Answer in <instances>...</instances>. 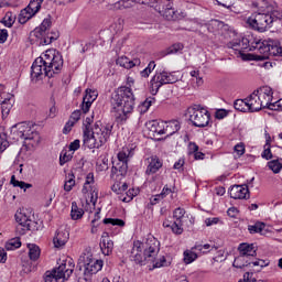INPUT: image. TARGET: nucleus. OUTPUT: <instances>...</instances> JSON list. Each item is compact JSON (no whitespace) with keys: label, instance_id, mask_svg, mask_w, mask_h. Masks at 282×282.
I'll return each instance as SVG.
<instances>
[{"label":"nucleus","instance_id":"obj_60","mask_svg":"<svg viewBox=\"0 0 282 282\" xmlns=\"http://www.w3.org/2000/svg\"><path fill=\"white\" fill-rule=\"evenodd\" d=\"M217 224H219V217H213V218H206L205 219V225L207 227L217 226Z\"/></svg>","mask_w":282,"mask_h":282},{"label":"nucleus","instance_id":"obj_32","mask_svg":"<svg viewBox=\"0 0 282 282\" xmlns=\"http://www.w3.org/2000/svg\"><path fill=\"white\" fill-rule=\"evenodd\" d=\"M234 108L236 109V111H242V113H246V112L250 111L247 98H245V99H237L234 102Z\"/></svg>","mask_w":282,"mask_h":282},{"label":"nucleus","instance_id":"obj_46","mask_svg":"<svg viewBox=\"0 0 282 282\" xmlns=\"http://www.w3.org/2000/svg\"><path fill=\"white\" fill-rule=\"evenodd\" d=\"M197 259V253L195 251L186 250L184 251V263H193Z\"/></svg>","mask_w":282,"mask_h":282},{"label":"nucleus","instance_id":"obj_44","mask_svg":"<svg viewBox=\"0 0 282 282\" xmlns=\"http://www.w3.org/2000/svg\"><path fill=\"white\" fill-rule=\"evenodd\" d=\"M184 224L182 223V220H175L172 226H171V230L172 232H174V235H182V232H184Z\"/></svg>","mask_w":282,"mask_h":282},{"label":"nucleus","instance_id":"obj_28","mask_svg":"<svg viewBox=\"0 0 282 282\" xmlns=\"http://www.w3.org/2000/svg\"><path fill=\"white\" fill-rule=\"evenodd\" d=\"M82 193L83 195H87V193H90V202L93 204H96L97 199H98V189L87 183L84 184L83 188H82Z\"/></svg>","mask_w":282,"mask_h":282},{"label":"nucleus","instance_id":"obj_25","mask_svg":"<svg viewBox=\"0 0 282 282\" xmlns=\"http://www.w3.org/2000/svg\"><path fill=\"white\" fill-rule=\"evenodd\" d=\"M180 129H182V126L177 120L165 121L163 135L166 134L167 138H171V135H175Z\"/></svg>","mask_w":282,"mask_h":282},{"label":"nucleus","instance_id":"obj_61","mask_svg":"<svg viewBox=\"0 0 282 282\" xmlns=\"http://www.w3.org/2000/svg\"><path fill=\"white\" fill-rule=\"evenodd\" d=\"M80 116H82V111L75 110L74 112H72L69 120L74 121L76 124V122H78V120H80Z\"/></svg>","mask_w":282,"mask_h":282},{"label":"nucleus","instance_id":"obj_2","mask_svg":"<svg viewBox=\"0 0 282 282\" xmlns=\"http://www.w3.org/2000/svg\"><path fill=\"white\" fill-rule=\"evenodd\" d=\"M93 122H94V115L90 117H87L84 120L83 142H84V145L87 147V149H100L102 144H107V140H109L111 135L113 126L109 123L102 124L100 121H98L91 127Z\"/></svg>","mask_w":282,"mask_h":282},{"label":"nucleus","instance_id":"obj_27","mask_svg":"<svg viewBox=\"0 0 282 282\" xmlns=\"http://www.w3.org/2000/svg\"><path fill=\"white\" fill-rule=\"evenodd\" d=\"M117 65L124 67V69H131L132 67H135V65H140V59L131 61L129 57L123 56L117 59Z\"/></svg>","mask_w":282,"mask_h":282},{"label":"nucleus","instance_id":"obj_52","mask_svg":"<svg viewBox=\"0 0 282 282\" xmlns=\"http://www.w3.org/2000/svg\"><path fill=\"white\" fill-rule=\"evenodd\" d=\"M265 6H268V2H265V0H258L252 2V7L253 8H258V10H260V12H265Z\"/></svg>","mask_w":282,"mask_h":282},{"label":"nucleus","instance_id":"obj_59","mask_svg":"<svg viewBox=\"0 0 282 282\" xmlns=\"http://www.w3.org/2000/svg\"><path fill=\"white\" fill-rule=\"evenodd\" d=\"M138 3V0H121L119 1V6L123 8H133V4Z\"/></svg>","mask_w":282,"mask_h":282},{"label":"nucleus","instance_id":"obj_21","mask_svg":"<svg viewBox=\"0 0 282 282\" xmlns=\"http://www.w3.org/2000/svg\"><path fill=\"white\" fill-rule=\"evenodd\" d=\"M238 251L240 257H243L245 259L247 257H257V245L242 242L239 245Z\"/></svg>","mask_w":282,"mask_h":282},{"label":"nucleus","instance_id":"obj_41","mask_svg":"<svg viewBox=\"0 0 282 282\" xmlns=\"http://www.w3.org/2000/svg\"><path fill=\"white\" fill-rule=\"evenodd\" d=\"M127 188H129V185L127 183H115L111 186V191L113 193H117V195H122V193L127 192Z\"/></svg>","mask_w":282,"mask_h":282},{"label":"nucleus","instance_id":"obj_37","mask_svg":"<svg viewBox=\"0 0 282 282\" xmlns=\"http://www.w3.org/2000/svg\"><path fill=\"white\" fill-rule=\"evenodd\" d=\"M10 184L14 186L15 188H22V191H28V188H32V184L25 183L23 181H17V176L12 175Z\"/></svg>","mask_w":282,"mask_h":282},{"label":"nucleus","instance_id":"obj_53","mask_svg":"<svg viewBox=\"0 0 282 282\" xmlns=\"http://www.w3.org/2000/svg\"><path fill=\"white\" fill-rule=\"evenodd\" d=\"M235 153H237L238 158H241L243 153H246V145L243 143H238L234 148Z\"/></svg>","mask_w":282,"mask_h":282},{"label":"nucleus","instance_id":"obj_40","mask_svg":"<svg viewBox=\"0 0 282 282\" xmlns=\"http://www.w3.org/2000/svg\"><path fill=\"white\" fill-rule=\"evenodd\" d=\"M98 171H109V159L107 155H101L100 160L97 162Z\"/></svg>","mask_w":282,"mask_h":282},{"label":"nucleus","instance_id":"obj_64","mask_svg":"<svg viewBox=\"0 0 282 282\" xmlns=\"http://www.w3.org/2000/svg\"><path fill=\"white\" fill-rule=\"evenodd\" d=\"M189 155H195L199 151V145L196 143H189Z\"/></svg>","mask_w":282,"mask_h":282},{"label":"nucleus","instance_id":"obj_14","mask_svg":"<svg viewBox=\"0 0 282 282\" xmlns=\"http://www.w3.org/2000/svg\"><path fill=\"white\" fill-rule=\"evenodd\" d=\"M0 105L2 109V116H8L14 105V95L6 93L3 86L0 88Z\"/></svg>","mask_w":282,"mask_h":282},{"label":"nucleus","instance_id":"obj_43","mask_svg":"<svg viewBox=\"0 0 282 282\" xmlns=\"http://www.w3.org/2000/svg\"><path fill=\"white\" fill-rule=\"evenodd\" d=\"M102 224H105L106 226H119L120 228H122V226H124V220L119 218H105L102 220Z\"/></svg>","mask_w":282,"mask_h":282},{"label":"nucleus","instance_id":"obj_3","mask_svg":"<svg viewBox=\"0 0 282 282\" xmlns=\"http://www.w3.org/2000/svg\"><path fill=\"white\" fill-rule=\"evenodd\" d=\"M111 105L117 122L121 124L127 122L135 109V95H133L131 87H119L118 93L112 97Z\"/></svg>","mask_w":282,"mask_h":282},{"label":"nucleus","instance_id":"obj_51","mask_svg":"<svg viewBox=\"0 0 282 282\" xmlns=\"http://www.w3.org/2000/svg\"><path fill=\"white\" fill-rule=\"evenodd\" d=\"M14 17H12V13H7L4 19H3V23L6 25V28H12V25H14Z\"/></svg>","mask_w":282,"mask_h":282},{"label":"nucleus","instance_id":"obj_12","mask_svg":"<svg viewBox=\"0 0 282 282\" xmlns=\"http://www.w3.org/2000/svg\"><path fill=\"white\" fill-rule=\"evenodd\" d=\"M44 0H31L29 6L21 10L18 21L21 23V25L28 23L32 17H34L39 11L41 10V6Z\"/></svg>","mask_w":282,"mask_h":282},{"label":"nucleus","instance_id":"obj_36","mask_svg":"<svg viewBox=\"0 0 282 282\" xmlns=\"http://www.w3.org/2000/svg\"><path fill=\"white\" fill-rule=\"evenodd\" d=\"M265 138L267 141L264 144V150L261 153V158H263V160H272V150L270 149V134L267 133Z\"/></svg>","mask_w":282,"mask_h":282},{"label":"nucleus","instance_id":"obj_39","mask_svg":"<svg viewBox=\"0 0 282 282\" xmlns=\"http://www.w3.org/2000/svg\"><path fill=\"white\" fill-rule=\"evenodd\" d=\"M155 62L151 61L148 66L140 72V76L141 78H149V76H151V74L153 73V70L155 69Z\"/></svg>","mask_w":282,"mask_h":282},{"label":"nucleus","instance_id":"obj_56","mask_svg":"<svg viewBox=\"0 0 282 282\" xmlns=\"http://www.w3.org/2000/svg\"><path fill=\"white\" fill-rule=\"evenodd\" d=\"M250 265H254V267H259V268H265L268 265H270V261L268 260H256L253 262H250Z\"/></svg>","mask_w":282,"mask_h":282},{"label":"nucleus","instance_id":"obj_7","mask_svg":"<svg viewBox=\"0 0 282 282\" xmlns=\"http://www.w3.org/2000/svg\"><path fill=\"white\" fill-rule=\"evenodd\" d=\"M74 260L68 258L64 260L58 268L47 271L45 275V282H65L74 274Z\"/></svg>","mask_w":282,"mask_h":282},{"label":"nucleus","instance_id":"obj_47","mask_svg":"<svg viewBox=\"0 0 282 282\" xmlns=\"http://www.w3.org/2000/svg\"><path fill=\"white\" fill-rule=\"evenodd\" d=\"M155 104L154 97H148L142 104H141V111L143 113H147L149 109L151 108V105Z\"/></svg>","mask_w":282,"mask_h":282},{"label":"nucleus","instance_id":"obj_19","mask_svg":"<svg viewBox=\"0 0 282 282\" xmlns=\"http://www.w3.org/2000/svg\"><path fill=\"white\" fill-rule=\"evenodd\" d=\"M104 262L102 260H96V259H90L88 262L84 264L85 271L84 274L86 275H91V274H98L100 270H102Z\"/></svg>","mask_w":282,"mask_h":282},{"label":"nucleus","instance_id":"obj_11","mask_svg":"<svg viewBox=\"0 0 282 282\" xmlns=\"http://www.w3.org/2000/svg\"><path fill=\"white\" fill-rule=\"evenodd\" d=\"M187 111L189 113V122H192L194 127L204 129V127L210 126V112L206 108L194 105L189 107Z\"/></svg>","mask_w":282,"mask_h":282},{"label":"nucleus","instance_id":"obj_38","mask_svg":"<svg viewBox=\"0 0 282 282\" xmlns=\"http://www.w3.org/2000/svg\"><path fill=\"white\" fill-rule=\"evenodd\" d=\"M183 50H184V44L175 43L165 50V56H169L171 54H182Z\"/></svg>","mask_w":282,"mask_h":282},{"label":"nucleus","instance_id":"obj_13","mask_svg":"<svg viewBox=\"0 0 282 282\" xmlns=\"http://www.w3.org/2000/svg\"><path fill=\"white\" fill-rule=\"evenodd\" d=\"M15 221L18 223L17 231L20 232V235H25L28 230H34V220L30 219L24 214H15Z\"/></svg>","mask_w":282,"mask_h":282},{"label":"nucleus","instance_id":"obj_50","mask_svg":"<svg viewBox=\"0 0 282 282\" xmlns=\"http://www.w3.org/2000/svg\"><path fill=\"white\" fill-rule=\"evenodd\" d=\"M163 15H164L165 19H167L169 21H171V19H173V17H175V9L173 8V6H172L171 3H169V4L165 7Z\"/></svg>","mask_w":282,"mask_h":282},{"label":"nucleus","instance_id":"obj_15","mask_svg":"<svg viewBox=\"0 0 282 282\" xmlns=\"http://www.w3.org/2000/svg\"><path fill=\"white\" fill-rule=\"evenodd\" d=\"M256 94L263 107V109H265V107L268 109H270V107H273L274 105H272V88H270V86H263L260 87L258 90H256Z\"/></svg>","mask_w":282,"mask_h":282},{"label":"nucleus","instance_id":"obj_4","mask_svg":"<svg viewBox=\"0 0 282 282\" xmlns=\"http://www.w3.org/2000/svg\"><path fill=\"white\" fill-rule=\"evenodd\" d=\"M160 252V241L155 237L150 236L145 242L134 241L130 253V261H134L137 265H147V263H155V258Z\"/></svg>","mask_w":282,"mask_h":282},{"label":"nucleus","instance_id":"obj_29","mask_svg":"<svg viewBox=\"0 0 282 282\" xmlns=\"http://www.w3.org/2000/svg\"><path fill=\"white\" fill-rule=\"evenodd\" d=\"M84 215L85 210L78 207V204L76 202H73L70 209V219H73V221H77V219H83Z\"/></svg>","mask_w":282,"mask_h":282},{"label":"nucleus","instance_id":"obj_30","mask_svg":"<svg viewBox=\"0 0 282 282\" xmlns=\"http://www.w3.org/2000/svg\"><path fill=\"white\" fill-rule=\"evenodd\" d=\"M29 258L31 261H39L41 258V248L34 243L28 245Z\"/></svg>","mask_w":282,"mask_h":282},{"label":"nucleus","instance_id":"obj_42","mask_svg":"<svg viewBox=\"0 0 282 282\" xmlns=\"http://www.w3.org/2000/svg\"><path fill=\"white\" fill-rule=\"evenodd\" d=\"M248 265H250V262H248L243 256L239 254V257L234 260V268L241 270V268H248Z\"/></svg>","mask_w":282,"mask_h":282},{"label":"nucleus","instance_id":"obj_26","mask_svg":"<svg viewBox=\"0 0 282 282\" xmlns=\"http://www.w3.org/2000/svg\"><path fill=\"white\" fill-rule=\"evenodd\" d=\"M147 127L151 133H159V135H164V121H150L147 123Z\"/></svg>","mask_w":282,"mask_h":282},{"label":"nucleus","instance_id":"obj_20","mask_svg":"<svg viewBox=\"0 0 282 282\" xmlns=\"http://www.w3.org/2000/svg\"><path fill=\"white\" fill-rule=\"evenodd\" d=\"M247 105L250 113H254L256 111H261V109H263L261 99H259V95H257L256 90L249 97H247Z\"/></svg>","mask_w":282,"mask_h":282},{"label":"nucleus","instance_id":"obj_62","mask_svg":"<svg viewBox=\"0 0 282 282\" xmlns=\"http://www.w3.org/2000/svg\"><path fill=\"white\" fill-rule=\"evenodd\" d=\"M216 118L217 120H224V118H226L228 116V112L226 109H219L216 111Z\"/></svg>","mask_w":282,"mask_h":282},{"label":"nucleus","instance_id":"obj_8","mask_svg":"<svg viewBox=\"0 0 282 282\" xmlns=\"http://www.w3.org/2000/svg\"><path fill=\"white\" fill-rule=\"evenodd\" d=\"M13 140H29L31 144H39L41 135L36 132L34 124L28 122L17 123L11 128Z\"/></svg>","mask_w":282,"mask_h":282},{"label":"nucleus","instance_id":"obj_18","mask_svg":"<svg viewBox=\"0 0 282 282\" xmlns=\"http://www.w3.org/2000/svg\"><path fill=\"white\" fill-rule=\"evenodd\" d=\"M98 98V91L87 88L86 95L83 98L82 102V111L83 113H88L89 109H91V105Z\"/></svg>","mask_w":282,"mask_h":282},{"label":"nucleus","instance_id":"obj_31","mask_svg":"<svg viewBox=\"0 0 282 282\" xmlns=\"http://www.w3.org/2000/svg\"><path fill=\"white\" fill-rule=\"evenodd\" d=\"M263 230H265V225L261 221H257L256 224L248 226L250 235H263Z\"/></svg>","mask_w":282,"mask_h":282},{"label":"nucleus","instance_id":"obj_16","mask_svg":"<svg viewBox=\"0 0 282 282\" xmlns=\"http://www.w3.org/2000/svg\"><path fill=\"white\" fill-rule=\"evenodd\" d=\"M231 199H250L248 185H234L229 188Z\"/></svg>","mask_w":282,"mask_h":282},{"label":"nucleus","instance_id":"obj_35","mask_svg":"<svg viewBox=\"0 0 282 282\" xmlns=\"http://www.w3.org/2000/svg\"><path fill=\"white\" fill-rule=\"evenodd\" d=\"M268 166H269L270 171H272L273 173H281L282 159L278 158V159L269 161Z\"/></svg>","mask_w":282,"mask_h":282},{"label":"nucleus","instance_id":"obj_45","mask_svg":"<svg viewBox=\"0 0 282 282\" xmlns=\"http://www.w3.org/2000/svg\"><path fill=\"white\" fill-rule=\"evenodd\" d=\"M21 246L19 238H12L6 243V250H17Z\"/></svg>","mask_w":282,"mask_h":282},{"label":"nucleus","instance_id":"obj_9","mask_svg":"<svg viewBox=\"0 0 282 282\" xmlns=\"http://www.w3.org/2000/svg\"><path fill=\"white\" fill-rule=\"evenodd\" d=\"M50 28H52V20L45 18L40 26L35 28L31 35L37 41V45H51L53 41L58 39V33H50Z\"/></svg>","mask_w":282,"mask_h":282},{"label":"nucleus","instance_id":"obj_10","mask_svg":"<svg viewBox=\"0 0 282 282\" xmlns=\"http://www.w3.org/2000/svg\"><path fill=\"white\" fill-rule=\"evenodd\" d=\"M177 80H180V77H177L175 73L156 70L150 80V94L156 96L161 87H164V85H173V83H177Z\"/></svg>","mask_w":282,"mask_h":282},{"label":"nucleus","instance_id":"obj_6","mask_svg":"<svg viewBox=\"0 0 282 282\" xmlns=\"http://www.w3.org/2000/svg\"><path fill=\"white\" fill-rule=\"evenodd\" d=\"M282 14L279 11H272L271 13H253L248 18L247 23L257 32H265L269 28H272L275 19H281Z\"/></svg>","mask_w":282,"mask_h":282},{"label":"nucleus","instance_id":"obj_58","mask_svg":"<svg viewBox=\"0 0 282 282\" xmlns=\"http://www.w3.org/2000/svg\"><path fill=\"white\" fill-rule=\"evenodd\" d=\"M169 265V262H166L165 257H161L154 264L153 268H166Z\"/></svg>","mask_w":282,"mask_h":282},{"label":"nucleus","instance_id":"obj_49","mask_svg":"<svg viewBox=\"0 0 282 282\" xmlns=\"http://www.w3.org/2000/svg\"><path fill=\"white\" fill-rule=\"evenodd\" d=\"M184 215H186V209L182 207L175 208L173 212V218L176 219V221H182Z\"/></svg>","mask_w":282,"mask_h":282},{"label":"nucleus","instance_id":"obj_1","mask_svg":"<svg viewBox=\"0 0 282 282\" xmlns=\"http://www.w3.org/2000/svg\"><path fill=\"white\" fill-rule=\"evenodd\" d=\"M63 69V55L56 50H48L43 57H37L31 66V80L39 83L43 77L54 78Z\"/></svg>","mask_w":282,"mask_h":282},{"label":"nucleus","instance_id":"obj_22","mask_svg":"<svg viewBox=\"0 0 282 282\" xmlns=\"http://www.w3.org/2000/svg\"><path fill=\"white\" fill-rule=\"evenodd\" d=\"M100 249L102 254L109 257L113 252V240L109 238V234L104 232L100 239Z\"/></svg>","mask_w":282,"mask_h":282},{"label":"nucleus","instance_id":"obj_33","mask_svg":"<svg viewBox=\"0 0 282 282\" xmlns=\"http://www.w3.org/2000/svg\"><path fill=\"white\" fill-rule=\"evenodd\" d=\"M72 158H74V152H70L67 149L62 150L59 154V166H65L67 162H70Z\"/></svg>","mask_w":282,"mask_h":282},{"label":"nucleus","instance_id":"obj_54","mask_svg":"<svg viewBox=\"0 0 282 282\" xmlns=\"http://www.w3.org/2000/svg\"><path fill=\"white\" fill-rule=\"evenodd\" d=\"M189 76H192V78H196V84L199 85H204V78H202V76H199V70H192L189 73Z\"/></svg>","mask_w":282,"mask_h":282},{"label":"nucleus","instance_id":"obj_63","mask_svg":"<svg viewBox=\"0 0 282 282\" xmlns=\"http://www.w3.org/2000/svg\"><path fill=\"white\" fill-rule=\"evenodd\" d=\"M8 41V31L6 29H0V44L6 43Z\"/></svg>","mask_w":282,"mask_h":282},{"label":"nucleus","instance_id":"obj_57","mask_svg":"<svg viewBox=\"0 0 282 282\" xmlns=\"http://www.w3.org/2000/svg\"><path fill=\"white\" fill-rule=\"evenodd\" d=\"M74 124H76V122H74V121H72V119H69V120L65 123V126H64V128H63V133H64L65 135H67V133H69V132L72 131V128L74 127Z\"/></svg>","mask_w":282,"mask_h":282},{"label":"nucleus","instance_id":"obj_23","mask_svg":"<svg viewBox=\"0 0 282 282\" xmlns=\"http://www.w3.org/2000/svg\"><path fill=\"white\" fill-rule=\"evenodd\" d=\"M148 162L149 164L145 170L147 175H155V173H158V171L163 166L162 160L158 156H151L148 159Z\"/></svg>","mask_w":282,"mask_h":282},{"label":"nucleus","instance_id":"obj_34","mask_svg":"<svg viewBox=\"0 0 282 282\" xmlns=\"http://www.w3.org/2000/svg\"><path fill=\"white\" fill-rule=\"evenodd\" d=\"M74 186H76V176L74 175V173H68L65 180L64 191H66V193H69V191H72Z\"/></svg>","mask_w":282,"mask_h":282},{"label":"nucleus","instance_id":"obj_5","mask_svg":"<svg viewBox=\"0 0 282 282\" xmlns=\"http://www.w3.org/2000/svg\"><path fill=\"white\" fill-rule=\"evenodd\" d=\"M135 155V145L129 144L121 149L117 154V161H112V167L110 177L116 180V177H126L129 171V161Z\"/></svg>","mask_w":282,"mask_h":282},{"label":"nucleus","instance_id":"obj_17","mask_svg":"<svg viewBox=\"0 0 282 282\" xmlns=\"http://www.w3.org/2000/svg\"><path fill=\"white\" fill-rule=\"evenodd\" d=\"M67 241H69V231L63 227L58 228L53 238L54 248H65Z\"/></svg>","mask_w":282,"mask_h":282},{"label":"nucleus","instance_id":"obj_48","mask_svg":"<svg viewBox=\"0 0 282 282\" xmlns=\"http://www.w3.org/2000/svg\"><path fill=\"white\" fill-rule=\"evenodd\" d=\"M213 248H215V250H217V247H213L208 243L206 245H196L193 250H198V252H203V254H206V252H210V250H213Z\"/></svg>","mask_w":282,"mask_h":282},{"label":"nucleus","instance_id":"obj_55","mask_svg":"<svg viewBox=\"0 0 282 282\" xmlns=\"http://www.w3.org/2000/svg\"><path fill=\"white\" fill-rule=\"evenodd\" d=\"M78 149H80V140L76 139L73 142H70L68 151L70 153H74V151H78Z\"/></svg>","mask_w":282,"mask_h":282},{"label":"nucleus","instance_id":"obj_24","mask_svg":"<svg viewBox=\"0 0 282 282\" xmlns=\"http://www.w3.org/2000/svg\"><path fill=\"white\" fill-rule=\"evenodd\" d=\"M227 47L235 50L236 52H245L250 47V41L248 37H242L241 40H234L227 44Z\"/></svg>","mask_w":282,"mask_h":282}]
</instances>
